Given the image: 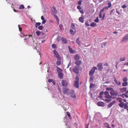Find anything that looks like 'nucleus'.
<instances>
[{"label": "nucleus", "instance_id": "nucleus-12", "mask_svg": "<svg viewBox=\"0 0 128 128\" xmlns=\"http://www.w3.org/2000/svg\"><path fill=\"white\" fill-rule=\"evenodd\" d=\"M126 104L124 103L123 102H121L118 104L119 106L121 108H123L125 106V104Z\"/></svg>", "mask_w": 128, "mask_h": 128}, {"label": "nucleus", "instance_id": "nucleus-61", "mask_svg": "<svg viewBox=\"0 0 128 128\" xmlns=\"http://www.w3.org/2000/svg\"><path fill=\"white\" fill-rule=\"evenodd\" d=\"M116 12L118 14H120V12L119 11H118L117 10H116Z\"/></svg>", "mask_w": 128, "mask_h": 128}, {"label": "nucleus", "instance_id": "nucleus-33", "mask_svg": "<svg viewBox=\"0 0 128 128\" xmlns=\"http://www.w3.org/2000/svg\"><path fill=\"white\" fill-rule=\"evenodd\" d=\"M90 82H92L93 80L94 77L93 76H90Z\"/></svg>", "mask_w": 128, "mask_h": 128}, {"label": "nucleus", "instance_id": "nucleus-50", "mask_svg": "<svg viewBox=\"0 0 128 128\" xmlns=\"http://www.w3.org/2000/svg\"><path fill=\"white\" fill-rule=\"evenodd\" d=\"M123 65H124V66H122V68H124V66L125 65H126L128 66V62H127V63H125L123 64Z\"/></svg>", "mask_w": 128, "mask_h": 128}, {"label": "nucleus", "instance_id": "nucleus-40", "mask_svg": "<svg viewBox=\"0 0 128 128\" xmlns=\"http://www.w3.org/2000/svg\"><path fill=\"white\" fill-rule=\"evenodd\" d=\"M105 126L107 128H108V127L110 126L107 123H105L104 124Z\"/></svg>", "mask_w": 128, "mask_h": 128}, {"label": "nucleus", "instance_id": "nucleus-22", "mask_svg": "<svg viewBox=\"0 0 128 128\" xmlns=\"http://www.w3.org/2000/svg\"><path fill=\"white\" fill-rule=\"evenodd\" d=\"M114 81L116 84L120 86L121 85V82L119 81H118L116 80L115 79Z\"/></svg>", "mask_w": 128, "mask_h": 128}, {"label": "nucleus", "instance_id": "nucleus-10", "mask_svg": "<svg viewBox=\"0 0 128 128\" xmlns=\"http://www.w3.org/2000/svg\"><path fill=\"white\" fill-rule=\"evenodd\" d=\"M115 102H116L115 100L113 101L112 102H110L108 105V107L109 108H110L113 104L115 103Z\"/></svg>", "mask_w": 128, "mask_h": 128}, {"label": "nucleus", "instance_id": "nucleus-17", "mask_svg": "<svg viewBox=\"0 0 128 128\" xmlns=\"http://www.w3.org/2000/svg\"><path fill=\"white\" fill-rule=\"evenodd\" d=\"M68 89L66 88H64L63 89V91L64 94H66L68 92Z\"/></svg>", "mask_w": 128, "mask_h": 128}, {"label": "nucleus", "instance_id": "nucleus-4", "mask_svg": "<svg viewBox=\"0 0 128 128\" xmlns=\"http://www.w3.org/2000/svg\"><path fill=\"white\" fill-rule=\"evenodd\" d=\"M79 65H77L73 69V72L77 74H78L79 73V70L80 69V66Z\"/></svg>", "mask_w": 128, "mask_h": 128}, {"label": "nucleus", "instance_id": "nucleus-62", "mask_svg": "<svg viewBox=\"0 0 128 128\" xmlns=\"http://www.w3.org/2000/svg\"><path fill=\"white\" fill-rule=\"evenodd\" d=\"M77 8L79 10H80V6H78L77 7Z\"/></svg>", "mask_w": 128, "mask_h": 128}, {"label": "nucleus", "instance_id": "nucleus-63", "mask_svg": "<svg viewBox=\"0 0 128 128\" xmlns=\"http://www.w3.org/2000/svg\"><path fill=\"white\" fill-rule=\"evenodd\" d=\"M50 22L53 23L54 21L52 20H50Z\"/></svg>", "mask_w": 128, "mask_h": 128}, {"label": "nucleus", "instance_id": "nucleus-42", "mask_svg": "<svg viewBox=\"0 0 128 128\" xmlns=\"http://www.w3.org/2000/svg\"><path fill=\"white\" fill-rule=\"evenodd\" d=\"M38 28L40 30H42L43 29V27L42 26H40L38 27Z\"/></svg>", "mask_w": 128, "mask_h": 128}, {"label": "nucleus", "instance_id": "nucleus-24", "mask_svg": "<svg viewBox=\"0 0 128 128\" xmlns=\"http://www.w3.org/2000/svg\"><path fill=\"white\" fill-rule=\"evenodd\" d=\"M52 15L54 16V17L56 18V20L58 21V18L57 16L53 13H52Z\"/></svg>", "mask_w": 128, "mask_h": 128}, {"label": "nucleus", "instance_id": "nucleus-38", "mask_svg": "<svg viewBox=\"0 0 128 128\" xmlns=\"http://www.w3.org/2000/svg\"><path fill=\"white\" fill-rule=\"evenodd\" d=\"M105 97L107 98L108 99L110 98H111V96H110L109 94H108L105 96Z\"/></svg>", "mask_w": 128, "mask_h": 128}, {"label": "nucleus", "instance_id": "nucleus-64", "mask_svg": "<svg viewBox=\"0 0 128 128\" xmlns=\"http://www.w3.org/2000/svg\"><path fill=\"white\" fill-rule=\"evenodd\" d=\"M118 101L120 102V103H121V102H122V99H119V100H118Z\"/></svg>", "mask_w": 128, "mask_h": 128}, {"label": "nucleus", "instance_id": "nucleus-21", "mask_svg": "<svg viewBox=\"0 0 128 128\" xmlns=\"http://www.w3.org/2000/svg\"><path fill=\"white\" fill-rule=\"evenodd\" d=\"M69 50L70 52L71 53H74L75 52V51L73 50L72 48H70L69 46H68Z\"/></svg>", "mask_w": 128, "mask_h": 128}, {"label": "nucleus", "instance_id": "nucleus-19", "mask_svg": "<svg viewBox=\"0 0 128 128\" xmlns=\"http://www.w3.org/2000/svg\"><path fill=\"white\" fill-rule=\"evenodd\" d=\"M62 43L66 44L67 43V40L66 38H62Z\"/></svg>", "mask_w": 128, "mask_h": 128}, {"label": "nucleus", "instance_id": "nucleus-27", "mask_svg": "<svg viewBox=\"0 0 128 128\" xmlns=\"http://www.w3.org/2000/svg\"><path fill=\"white\" fill-rule=\"evenodd\" d=\"M128 82H124L122 84V85L123 86H126L128 85Z\"/></svg>", "mask_w": 128, "mask_h": 128}, {"label": "nucleus", "instance_id": "nucleus-30", "mask_svg": "<svg viewBox=\"0 0 128 128\" xmlns=\"http://www.w3.org/2000/svg\"><path fill=\"white\" fill-rule=\"evenodd\" d=\"M76 42L79 45L80 44V38H78L77 39L76 41Z\"/></svg>", "mask_w": 128, "mask_h": 128}, {"label": "nucleus", "instance_id": "nucleus-5", "mask_svg": "<svg viewBox=\"0 0 128 128\" xmlns=\"http://www.w3.org/2000/svg\"><path fill=\"white\" fill-rule=\"evenodd\" d=\"M97 69V68L96 67H93L90 72L89 73L90 76H93L95 72V70H96Z\"/></svg>", "mask_w": 128, "mask_h": 128}, {"label": "nucleus", "instance_id": "nucleus-52", "mask_svg": "<svg viewBox=\"0 0 128 128\" xmlns=\"http://www.w3.org/2000/svg\"><path fill=\"white\" fill-rule=\"evenodd\" d=\"M108 7L107 6V7H104V8L102 9H104H104H106L107 10H108Z\"/></svg>", "mask_w": 128, "mask_h": 128}, {"label": "nucleus", "instance_id": "nucleus-36", "mask_svg": "<svg viewBox=\"0 0 128 128\" xmlns=\"http://www.w3.org/2000/svg\"><path fill=\"white\" fill-rule=\"evenodd\" d=\"M66 114L68 115V117L70 118H71V117L70 116V112H66Z\"/></svg>", "mask_w": 128, "mask_h": 128}, {"label": "nucleus", "instance_id": "nucleus-43", "mask_svg": "<svg viewBox=\"0 0 128 128\" xmlns=\"http://www.w3.org/2000/svg\"><path fill=\"white\" fill-rule=\"evenodd\" d=\"M59 27L60 28V29L61 30H63V26L61 24H60L59 25Z\"/></svg>", "mask_w": 128, "mask_h": 128}, {"label": "nucleus", "instance_id": "nucleus-29", "mask_svg": "<svg viewBox=\"0 0 128 128\" xmlns=\"http://www.w3.org/2000/svg\"><path fill=\"white\" fill-rule=\"evenodd\" d=\"M71 96L73 98H75V97H76V95L74 92H73L72 93H71Z\"/></svg>", "mask_w": 128, "mask_h": 128}, {"label": "nucleus", "instance_id": "nucleus-51", "mask_svg": "<svg viewBox=\"0 0 128 128\" xmlns=\"http://www.w3.org/2000/svg\"><path fill=\"white\" fill-rule=\"evenodd\" d=\"M46 22V21L45 20H42V24H45Z\"/></svg>", "mask_w": 128, "mask_h": 128}, {"label": "nucleus", "instance_id": "nucleus-47", "mask_svg": "<svg viewBox=\"0 0 128 128\" xmlns=\"http://www.w3.org/2000/svg\"><path fill=\"white\" fill-rule=\"evenodd\" d=\"M85 25L87 26H90L89 24H88V22L87 21L85 23Z\"/></svg>", "mask_w": 128, "mask_h": 128}, {"label": "nucleus", "instance_id": "nucleus-23", "mask_svg": "<svg viewBox=\"0 0 128 128\" xmlns=\"http://www.w3.org/2000/svg\"><path fill=\"white\" fill-rule=\"evenodd\" d=\"M48 82L50 83L52 82V83H53V84H54V85H55V82L53 80L51 79H49L48 80Z\"/></svg>", "mask_w": 128, "mask_h": 128}, {"label": "nucleus", "instance_id": "nucleus-41", "mask_svg": "<svg viewBox=\"0 0 128 128\" xmlns=\"http://www.w3.org/2000/svg\"><path fill=\"white\" fill-rule=\"evenodd\" d=\"M36 35L38 36L40 35V33H41L39 31H36Z\"/></svg>", "mask_w": 128, "mask_h": 128}, {"label": "nucleus", "instance_id": "nucleus-44", "mask_svg": "<svg viewBox=\"0 0 128 128\" xmlns=\"http://www.w3.org/2000/svg\"><path fill=\"white\" fill-rule=\"evenodd\" d=\"M99 20L98 19V17H97L96 18V19L94 20V21L96 22H98L99 21Z\"/></svg>", "mask_w": 128, "mask_h": 128}, {"label": "nucleus", "instance_id": "nucleus-60", "mask_svg": "<svg viewBox=\"0 0 128 128\" xmlns=\"http://www.w3.org/2000/svg\"><path fill=\"white\" fill-rule=\"evenodd\" d=\"M105 100L107 102H109L111 100H109L108 99H106Z\"/></svg>", "mask_w": 128, "mask_h": 128}, {"label": "nucleus", "instance_id": "nucleus-56", "mask_svg": "<svg viewBox=\"0 0 128 128\" xmlns=\"http://www.w3.org/2000/svg\"><path fill=\"white\" fill-rule=\"evenodd\" d=\"M41 19L42 20H44V17L43 16H41Z\"/></svg>", "mask_w": 128, "mask_h": 128}, {"label": "nucleus", "instance_id": "nucleus-45", "mask_svg": "<svg viewBox=\"0 0 128 128\" xmlns=\"http://www.w3.org/2000/svg\"><path fill=\"white\" fill-rule=\"evenodd\" d=\"M108 8H110L111 6H112V4L110 2H108Z\"/></svg>", "mask_w": 128, "mask_h": 128}, {"label": "nucleus", "instance_id": "nucleus-54", "mask_svg": "<svg viewBox=\"0 0 128 128\" xmlns=\"http://www.w3.org/2000/svg\"><path fill=\"white\" fill-rule=\"evenodd\" d=\"M98 97H99V98H103V96H102V95H100Z\"/></svg>", "mask_w": 128, "mask_h": 128}, {"label": "nucleus", "instance_id": "nucleus-59", "mask_svg": "<svg viewBox=\"0 0 128 128\" xmlns=\"http://www.w3.org/2000/svg\"><path fill=\"white\" fill-rule=\"evenodd\" d=\"M104 94V92L103 91L101 92L100 93V95H102Z\"/></svg>", "mask_w": 128, "mask_h": 128}, {"label": "nucleus", "instance_id": "nucleus-25", "mask_svg": "<svg viewBox=\"0 0 128 128\" xmlns=\"http://www.w3.org/2000/svg\"><path fill=\"white\" fill-rule=\"evenodd\" d=\"M96 24L94 22H92L90 25V26L92 27H94L96 26Z\"/></svg>", "mask_w": 128, "mask_h": 128}, {"label": "nucleus", "instance_id": "nucleus-14", "mask_svg": "<svg viewBox=\"0 0 128 128\" xmlns=\"http://www.w3.org/2000/svg\"><path fill=\"white\" fill-rule=\"evenodd\" d=\"M96 85L94 84H91L90 86V90H93L95 87Z\"/></svg>", "mask_w": 128, "mask_h": 128}, {"label": "nucleus", "instance_id": "nucleus-9", "mask_svg": "<svg viewBox=\"0 0 128 128\" xmlns=\"http://www.w3.org/2000/svg\"><path fill=\"white\" fill-rule=\"evenodd\" d=\"M68 83L67 81L65 80H63L62 82V85L64 87H66L67 86Z\"/></svg>", "mask_w": 128, "mask_h": 128}, {"label": "nucleus", "instance_id": "nucleus-39", "mask_svg": "<svg viewBox=\"0 0 128 128\" xmlns=\"http://www.w3.org/2000/svg\"><path fill=\"white\" fill-rule=\"evenodd\" d=\"M24 8V6L23 4H22L20 6L19 9H23Z\"/></svg>", "mask_w": 128, "mask_h": 128}, {"label": "nucleus", "instance_id": "nucleus-11", "mask_svg": "<svg viewBox=\"0 0 128 128\" xmlns=\"http://www.w3.org/2000/svg\"><path fill=\"white\" fill-rule=\"evenodd\" d=\"M97 105L100 106H104V103L102 102H100L97 103Z\"/></svg>", "mask_w": 128, "mask_h": 128}, {"label": "nucleus", "instance_id": "nucleus-28", "mask_svg": "<svg viewBox=\"0 0 128 128\" xmlns=\"http://www.w3.org/2000/svg\"><path fill=\"white\" fill-rule=\"evenodd\" d=\"M41 24V23L38 22L36 23L35 24V27L36 28H37L38 26H40Z\"/></svg>", "mask_w": 128, "mask_h": 128}, {"label": "nucleus", "instance_id": "nucleus-18", "mask_svg": "<svg viewBox=\"0 0 128 128\" xmlns=\"http://www.w3.org/2000/svg\"><path fill=\"white\" fill-rule=\"evenodd\" d=\"M70 34L72 35H73L74 34V33L76 32L75 30H72L71 29H70Z\"/></svg>", "mask_w": 128, "mask_h": 128}, {"label": "nucleus", "instance_id": "nucleus-55", "mask_svg": "<svg viewBox=\"0 0 128 128\" xmlns=\"http://www.w3.org/2000/svg\"><path fill=\"white\" fill-rule=\"evenodd\" d=\"M105 16V13H104V14H103V17H102V20H103L104 19V18Z\"/></svg>", "mask_w": 128, "mask_h": 128}, {"label": "nucleus", "instance_id": "nucleus-1", "mask_svg": "<svg viewBox=\"0 0 128 128\" xmlns=\"http://www.w3.org/2000/svg\"><path fill=\"white\" fill-rule=\"evenodd\" d=\"M74 59L76 61L75 64L77 65H79L80 64V61L79 60L80 59V56L79 55L77 54L74 56Z\"/></svg>", "mask_w": 128, "mask_h": 128}, {"label": "nucleus", "instance_id": "nucleus-8", "mask_svg": "<svg viewBox=\"0 0 128 128\" xmlns=\"http://www.w3.org/2000/svg\"><path fill=\"white\" fill-rule=\"evenodd\" d=\"M102 65V64L101 63L98 64V65L97 66L98 67V69L99 70H101L103 69V67Z\"/></svg>", "mask_w": 128, "mask_h": 128}, {"label": "nucleus", "instance_id": "nucleus-46", "mask_svg": "<svg viewBox=\"0 0 128 128\" xmlns=\"http://www.w3.org/2000/svg\"><path fill=\"white\" fill-rule=\"evenodd\" d=\"M114 11V12L113 13V14L115 12L114 9H113L111 10L110 12V14L111 15L112 13V12Z\"/></svg>", "mask_w": 128, "mask_h": 128}, {"label": "nucleus", "instance_id": "nucleus-34", "mask_svg": "<svg viewBox=\"0 0 128 128\" xmlns=\"http://www.w3.org/2000/svg\"><path fill=\"white\" fill-rule=\"evenodd\" d=\"M125 57H123L120 58V62L124 61L126 60Z\"/></svg>", "mask_w": 128, "mask_h": 128}, {"label": "nucleus", "instance_id": "nucleus-3", "mask_svg": "<svg viewBox=\"0 0 128 128\" xmlns=\"http://www.w3.org/2000/svg\"><path fill=\"white\" fill-rule=\"evenodd\" d=\"M53 53L54 55V56L55 57L57 58L58 60H61V58L58 52L55 50H54L53 51Z\"/></svg>", "mask_w": 128, "mask_h": 128}, {"label": "nucleus", "instance_id": "nucleus-13", "mask_svg": "<svg viewBox=\"0 0 128 128\" xmlns=\"http://www.w3.org/2000/svg\"><path fill=\"white\" fill-rule=\"evenodd\" d=\"M52 8L53 9V10H52V13H54L56 14H57L58 13V11L56 10L55 7L54 6H53L52 7Z\"/></svg>", "mask_w": 128, "mask_h": 128}, {"label": "nucleus", "instance_id": "nucleus-7", "mask_svg": "<svg viewBox=\"0 0 128 128\" xmlns=\"http://www.w3.org/2000/svg\"><path fill=\"white\" fill-rule=\"evenodd\" d=\"M128 40V34H127L124 36L122 40V42L126 41Z\"/></svg>", "mask_w": 128, "mask_h": 128}, {"label": "nucleus", "instance_id": "nucleus-49", "mask_svg": "<svg viewBox=\"0 0 128 128\" xmlns=\"http://www.w3.org/2000/svg\"><path fill=\"white\" fill-rule=\"evenodd\" d=\"M104 94L106 96L109 94V93L108 92L106 91L105 92Z\"/></svg>", "mask_w": 128, "mask_h": 128}, {"label": "nucleus", "instance_id": "nucleus-53", "mask_svg": "<svg viewBox=\"0 0 128 128\" xmlns=\"http://www.w3.org/2000/svg\"><path fill=\"white\" fill-rule=\"evenodd\" d=\"M84 17L83 16V15H82L81 16V17H80V20H84Z\"/></svg>", "mask_w": 128, "mask_h": 128}, {"label": "nucleus", "instance_id": "nucleus-32", "mask_svg": "<svg viewBox=\"0 0 128 128\" xmlns=\"http://www.w3.org/2000/svg\"><path fill=\"white\" fill-rule=\"evenodd\" d=\"M60 60H57L56 62V64L58 66H59L61 64Z\"/></svg>", "mask_w": 128, "mask_h": 128}, {"label": "nucleus", "instance_id": "nucleus-26", "mask_svg": "<svg viewBox=\"0 0 128 128\" xmlns=\"http://www.w3.org/2000/svg\"><path fill=\"white\" fill-rule=\"evenodd\" d=\"M71 27L72 29L75 30V26L74 24L72 23L71 24Z\"/></svg>", "mask_w": 128, "mask_h": 128}, {"label": "nucleus", "instance_id": "nucleus-31", "mask_svg": "<svg viewBox=\"0 0 128 128\" xmlns=\"http://www.w3.org/2000/svg\"><path fill=\"white\" fill-rule=\"evenodd\" d=\"M122 80L124 82H127V77L126 76H125L123 79Z\"/></svg>", "mask_w": 128, "mask_h": 128}, {"label": "nucleus", "instance_id": "nucleus-16", "mask_svg": "<svg viewBox=\"0 0 128 128\" xmlns=\"http://www.w3.org/2000/svg\"><path fill=\"white\" fill-rule=\"evenodd\" d=\"M58 75L59 78H63V74L62 72H59L58 73Z\"/></svg>", "mask_w": 128, "mask_h": 128}, {"label": "nucleus", "instance_id": "nucleus-2", "mask_svg": "<svg viewBox=\"0 0 128 128\" xmlns=\"http://www.w3.org/2000/svg\"><path fill=\"white\" fill-rule=\"evenodd\" d=\"M76 81L74 82V86L77 88H78L79 87V78L78 76H76Z\"/></svg>", "mask_w": 128, "mask_h": 128}, {"label": "nucleus", "instance_id": "nucleus-15", "mask_svg": "<svg viewBox=\"0 0 128 128\" xmlns=\"http://www.w3.org/2000/svg\"><path fill=\"white\" fill-rule=\"evenodd\" d=\"M120 90L122 92H125L126 90V88H120Z\"/></svg>", "mask_w": 128, "mask_h": 128}, {"label": "nucleus", "instance_id": "nucleus-6", "mask_svg": "<svg viewBox=\"0 0 128 128\" xmlns=\"http://www.w3.org/2000/svg\"><path fill=\"white\" fill-rule=\"evenodd\" d=\"M110 94L112 96H116L118 95V93L117 91H111L110 92Z\"/></svg>", "mask_w": 128, "mask_h": 128}, {"label": "nucleus", "instance_id": "nucleus-57", "mask_svg": "<svg viewBox=\"0 0 128 128\" xmlns=\"http://www.w3.org/2000/svg\"><path fill=\"white\" fill-rule=\"evenodd\" d=\"M26 36L25 35H24L23 34H22V35H20V36L22 37V38H24L25 36Z\"/></svg>", "mask_w": 128, "mask_h": 128}, {"label": "nucleus", "instance_id": "nucleus-20", "mask_svg": "<svg viewBox=\"0 0 128 128\" xmlns=\"http://www.w3.org/2000/svg\"><path fill=\"white\" fill-rule=\"evenodd\" d=\"M104 12V9H102L100 11V14L99 15V16L100 18H102V12Z\"/></svg>", "mask_w": 128, "mask_h": 128}, {"label": "nucleus", "instance_id": "nucleus-35", "mask_svg": "<svg viewBox=\"0 0 128 128\" xmlns=\"http://www.w3.org/2000/svg\"><path fill=\"white\" fill-rule=\"evenodd\" d=\"M124 109L126 110L128 112V106L127 104H125V106L124 107Z\"/></svg>", "mask_w": 128, "mask_h": 128}, {"label": "nucleus", "instance_id": "nucleus-48", "mask_svg": "<svg viewBox=\"0 0 128 128\" xmlns=\"http://www.w3.org/2000/svg\"><path fill=\"white\" fill-rule=\"evenodd\" d=\"M126 7V5L125 4L124 5L122 6L121 7L123 8V9H124Z\"/></svg>", "mask_w": 128, "mask_h": 128}, {"label": "nucleus", "instance_id": "nucleus-37", "mask_svg": "<svg viewBox=\"0 0 128 128\" xmlns=\"http://www.w3.org/2000/svg\"><path fill=\"white\" fill-rule=\"evenodd\" d=\"M52 47L54 49H56V45L54 44H52Z\"/></svg>", "mask_w": 128, "mask_h": 128}, {"label": "nucleus", "instance_id": "nucleus-58", "mask_svg": "<svg viewBox=\"0 0 128 128\" xmlns=\"http://www.w3.org/2000/svg\"><path fill=\"white\" fill-rule=\"evenodd\" d=\"M104 66H107L108 65V64L107 62H106L104 64Z\"/></svg>", "mask_w": 128, "mask_h": 128}]
</instances>
